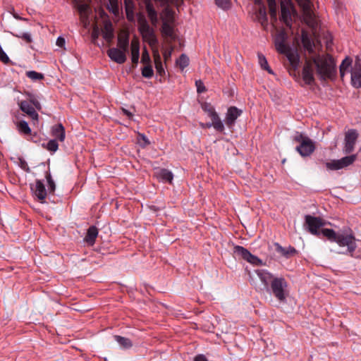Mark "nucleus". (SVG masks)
Wrapping results in <instances>:
<instances>
[{
  "mask_svg": "<svg viewBox=\"0 0 361 361\" xmlns=\"http://www.w3.org/2000/svg\"><path fill=\"white\" fill-rule=\"evenodd\" d=\"M315 70L321 80L332 78L336 74L334 60L329 54L311 56L305 60L302 76L306 85H310L314 83Z\"/></svg>",
  "mask_w": 361,
  "mask_h": 361,
  "instance_id": "1",
  "label": "nucleus"
},
{
  "mask_svg": "<svg viewBox=\"0 0 361 361\" xmlns=\"http://www.w3.org/2000/svg\"><path fill=\"white\" fill-rule=\"evenodd\" d=\"M256 274L264 285V290L279 302L284 303L288 296V284L282 276H275L265 269H257Z\"/></svg>",
  "mask_w": 361,
  "mask_h": 361,
  "instance_id": "2",
  "label": "nucleus"
},
{
  "mask_svg": "<svg viewBox=\"0 0 361 361\" xmlns=\"http://www.w3.org/2000/svg\"><path fill=\"white\" fill-rule=\"evenodd\" d=\"M287 39V33L283 30H279L274 37V45L279 53L287 57L291 67L295 71L300 64V55L296 49L286 43Z\"/></svg>",
  "mask_w": 361,
  "mask_h": 361,
  "instance_id": "3",
  "label": "nucleus"
},
{
  "mask_svg": "<svg viewBox=\"0 0 361 361\" xmlns=\"http://www.w3.org/2000/svg\"><path fill=\"white\" fill-rule=\"evenodd\" d=\"M323 236L331 242L336 243L340 247H347L342 254L350 255L354 257V252L357 248L356 239L353 234L337 233L331 228H326L323 231Z\"/></svg>",
  "mask_w": 361,
  "mask_h": 361,
  "instance_id": "4",
  "label": "nucleus"
},
{
  "mask_svg": "<svg viewBox=\"0 0 361 361\" xmlns=\"http://www.w3.org/2000/svg\"><path fill=\"white\" fill-rule=\"evenodd\" d=\"M294 140L299 142L300 145L295 148V150L302 157H310L315 150V143L309 137L305 136L302 133H297L294 137Z\"/></svg>",
  "mask_w": 361,
  "mask_h": 361,
  "instance_id": "5",
  "label": "nucleus"
},
{
  "mask_svg": "<svg viewBox=\"0 0 361 361\" xmlns=\"http://www.w3.org/2000/svg\"><path fill=\"white\" fill-rule=\"evenodd\" d=\"M302 10L304 22L312 30H316L318 25L317 19L312 9L310 0H296Z\"/></svg>",
  "mask_w": 361,
  "mask_h": 361,
  "instance_id": "6",
  "label": "nucleus"
},
{
  "mask_svg": "<svg viewBox=\"0 0 361 361\" xmlns=\"http://www.w3.org/2000/svg\"><path fill=\"white\" fill-rule=\"evenodd\" d=\"M326 225V222L320 217L313 216L307 214L305 216V226H307V231L312 235L319 238L323 235V231L325 228H322Z\"/></svg>",
  "mask_w": 361,
  "mask_h": 361,
  "instance_id": "7",
  "label": "nucleus"
},
{
  "mask_svg": "<svg viewBox=\"0 0 361 361\" xmlns=\"http://www.w3.org/2000/svg\"><path fill=\"white\" fill-rule=\"evenodd\" d=\"M164 13L165 16L162 18L161 32L164 37L175 39L173 13L168 8L164 9Z\"/></svg>",
  "mask_w": 361,
  "mask_h": 361,
  "instance_id": "8",
  "label": "nucleus"
},
{
  "mask_svg": "<svg viewBox=\"0 0 361 361\" xmlns=\"http://www.w3.org/2000/svg\"><path fill=\"white\" fill-rule=\"evenodd\" d=\"M357 159V154H353L342 157L340 159H333L325 163L328 170L337 171L352 165Z\"/></svg>",
  "mask_w": 361,
  "mask_h": 361,
  "instance_id": "9",
  "label": "nucleus"
},
{
  "mask_svg": "<svg viewBox=\"0 0 361 361\" xmlns=\"http://www.w3.org/2000/svg\"><path fill=\"white\" fill-rule=\"evenodd\" d=\"M359 134L355 129H350L345 133L343 153L345 154H351L355 149Z\"/></svg>",
  "mask_w": 361,
  "mask_h": 361,
  "instance_id": "10",
  "label": "nucleus"
},
{
  "mask_svg": "<svg viewBox=\"0 0 361 361\" xmlns=\"http://www.w3.org/2000/svg\"><path fill=\"white\" fill-rule=\"evenodd\" d=\"M234 254L253 265H262V261L257 256L253 255L250 252L240 245H235L233 248Z\"/></svg>",
  "mask_w": 361,
  "mask_h": 361,
  "instance_id": "11",
  "label": "nucleus"
},
{
  "mask_svg": "<svg viewBox=\"0 0 361 361\" xmlns=\"http://www.w3.org/2000/svg\"><path fill=\"white\" fill-rule=\"evenodd\" d=\"M20 109L26 114L32 121V124L37 125L39 123V114L28 101L23 100L18 103Z\"/></svg>",
  "mask_w": 361,
  "mask_h": 361,
  "instance_id": "12",
  "label": "nucleus"
},
{
  "mask_svg": "<svg viewBox=\"0 0 361 361\" xmlns=\"http://www.w3.org/2000/svg\"><path fill=\"white\" fill-rule=\"evenodd\" d=\"M30 189L34 196L37 198L40 202L44 203L47 192L42 180H36L35 183L30 184Z\"/></svg>",
  "mask_w": 361,
  "mask_h": 361,
  "instance_id": "13",
  "label": "nucleus"
},
{
  "mask_svg": "<svg viewBox=\"0 0 361 361\" xmlns=\"http://www.w3.org/2000/svg\"><path fill=\"white\" fill-rule=\"evenodd\" d=\"M126 52L121 49L113 47L107 50V55L113 61L122 64L126 61Z\"/></svg>",
  "mask_w": 361,
  "mask_h": 361,
  "instance_id": "14",
  "label": "nucleus"
},
{
  "mask_svg": "<svg viewBox=\"0 0 361 361\" xmlns=\"http://www.w3.org/2000/svg\"><path fill=\"white\" fill-rule=\"evenodd\" d=\"M241 114L242 111L237 107H229L227 110L225 118V123L226 126L229 128H231L234 125L236 119L241 115Z\"/></svg>",
  "mask_w": 361,
  "mask_h": 361,
  "instance_id": "15",
  "label": "nucleus"
},
{
  "mask_svg": "<svg viewBox=\"0 0 361 361\" xmlns=\"http://www.w3.org/2000/svg\"><path fill=\"white\" fill-rule=\"evenodd\" d=\"M301 41L304 49L310 54H312L314 53L315 44L311 35L305 30H302Z\"/></svg>",
  "mask_w": 361,
  "mask_h": 361,
  "instance_id": "16",
  "label": "nucleus"
},
{
  "mask_svg": "<svg viewBox=\"0 0 361 361\" xmlns=\"http://www.w3.org/2000/svg\"><path fill=\"white\" fill-rule=\"evenodd\" d=\"M145 8L148 18L152 25L156 26L158 23V13L155 10L151 0H145Z\"/></svg>",
  "mask_w": 361,
  "mask_h": 361,
  "instance_id": "17",
  "label": "nucleus"
},
{
  "mask_svg": "<svg viewBox=\"0 0 361 361\" xmlns=\"http://www.w3.org/2000/svg\"><path fill=\"white\" fill-rule=\"evenodd\" d=\"M291 6L281 4V20L283 21L287 27H290L292 25L291 18Z\"/></svg>",
  "mask_w": 361,
  "mask_h": 361,
  "instance_id": "18",
  "label": "nucleus"
},
{
  "mask_svg": "<svg viewBox=\"0 0 361 361\" xmlns=\"http://www.w3.org/2000/svg\"><path fill=\"white\" fill-rule=\"evenodd\" d=\"M143 39L147 42L149 45L152 47L156 46L158 44V39L154 34L153 28H149L142 32H140Z\"/></svg>",
  "mask_w": 361,
  "mask_h": 361,
  "instance_id": "19",
  "label": "nucleus"
},
{
  "mask_svg": "<svg viewBox=\"0 0 361 361\" xmlns=\"http://www.w3.org/2000/svg\"><path fill=\"white\" fill-rule=\"evenodd\" d=\"M117 46L118 49L124 51H128L129 34L128 32L122 31L118 35Z\"/></svg>",
  "mask_w": 361,
  "mask_h": 361,
  "instance_id": "20",
  "label": "nucleus"
},
{
  "mask_svg": "<svg viewBox=\"0 0 361 361\" xmlns=\"http://www.w3.org/2000/svg\"><path fill=\"white\" fill-rule=\"evenodd\" d=\"M51 135L60 142H63L66 137V132L63 126L61 123H58L51 127Z\"/></svg>",
  "mask_w": 361,
  "mask_h": 361,
  "instance_id": "21",
  "label": "nucleus"
},
{
  "mask_svg": "<svg viewBox=\"0 0 361 361\" xmlns=\"http://www.w3.org/2000/svg\"><path fill=\"white\" fill-rule=\"evenodd\" d=\"M98 229L95 226H91L87 231V234L84 238V241L90 246H92L98 235Z\"/></svg>",
  "mask_w": 361,
  "mask_h": 361,
  "instance_id": "22",
  "label": "nucleus"
},
{
  "mask_svg": "<svg viewBox=\"0 0 361 361\" xmlns=\"http://www.w3.org/2000/svg\"><path fill=\"white\" fill-rule=\"evenodd\" d=\"M126 18L130 22H135V4L133 0H123Z\"/></svg>",
  "mask_w": 361,
  "mask_h": 361,
  "instance_id": "23",
  "label": "nucleus"
},
{
  "mask_svg": "<svg viewBox=\"0 0 361 361\" xmlns=\"http://www.w3.org/2000/svg\"><path fill=\"white\" fill-rule=\"evenodd\" d=\"M131 61L133 63H137L140 57V43L138 40L134 39L130 44Z\"/></svg>",
  "mask_w": 361,
  "mask_h": 361,
  "instance_id": "24",
  "label": "nucleus"
},
{
  "mask_svg": "<svg viewBox=\"0 0 361 361\" xmlns=\"http://www.w3.org/2000/svg\"><path fill=\"white\" fill-rule=\"evenodd\" d=\"M16 128L18 133L24 136H27L32 134V130L30 128L28 123L25 121H20L16 123Z\"/></svg>",
  "mask_w": 361,
  "mask_h": 361,
  "instance_id": "25",
  "label": "nucleus"
},
{
  "mask_svg": "<svg viewBox=\"0 0 361 361\" xmlns=\"http://www.w3.org/2000/svg\"><path fill=\"white\" fill-rule=\"evenodd\" d=\"M201 126L203 128H210L211 127H214V128L218 131V132H224V126L223 122L221 121V118H219V121L217 120H212V123H207L206 124L202 123Z\"/></svg>",
  "mask_w": 361,
  "mask_h": 361,
  "instance_id": "26",
  "label": "nucleus"
},
{
  "mask_svg": "<svg viewBox=\"0 0 361 361\" xmlns=\"http://www.w3.org/2000/svg\"><path fill=\"white\" fill-rule=\"evenodd\" d=\"M352 59L348 56L343 60L340 66V75L341 78H343L346 73L349 72V68L352 67Z\"/></svg>",
  "mask_w": 361,
  "mask_h": 361,
  "instance_id": "27",
  "label": "nucleus"
},
{
  "mask_svg": "<svg viewBox=\"0 0 361 361\" xmlns=\"http://www.w3.org/2000/svg\"><path fill=\"white\" fill-rule=\"evenodd\" d=\"M202 108L204 111L207 113L211 120L219 121V118H220L218 114L215 111V109L210 104L205 103L204 104L202 105Z\"/></svg>",
  "mask_w": 361,
  "mask_h": 361,
  "instance_id": "28",
  "label": "nucleus"
},
{
  "mask_svg": "<svg viewBox=\"0 0 361 361\" xmlns=\"http://www.w3.org/2000/svg\"><path fill=\"white\" fill-rule=\"evenodd\" d=\"M114 338L119 345L124 349H129L133 346L132 341L128 338L118 335H115Z\"/></svg>",
  "mask_w": 361,
  "mask_h": 361,
  "instance_id": "29",
  "label": "nucleus"
},
{
  "mask_svg": "<svg viewBox=\"0 0 361 361\" xmlns=\"http://www.w3.org/2000/svg\"><path fill=\"white\" fill-rule=\"evenodd\" d=\"M138 31L140 32L151 28L145 16L142 14H137Z\"/></svg>",
  "mask_w": 361,
  "mask_h": 361,
  "instance_id": "30",
  "label": "nucleus"
},
{
  "mask_svg": "<svg viewBox=\"0 0 361 361\" xmlns=\"http://www.w3.org/2000/svg\"><path fill=\"white\" fill-rule=\"evenodd\" d=\"M154 56L156 71L159 75L162 76L165 74V71L163 67L160 55L157 51L154 53Z\"/></svg>",
  "mask_w": 361,
  "mask_h": 361,
  "instance_id": "31",
  "label": "nucleus"
},
{
  "mask_svg": "<svg viewBox=\"0 0 361 361\" xmlns=\"http://www.w3.org/2000/svg\"><path fill=\"white\" fill-rule=\"evenodd\" d=\"M159 178L164 181L171 183L173 178V173L166 169H162L159 172Z\"/></svg>",
  "mask_w": 361,
  "mask_h": 361,
  "instance_id": "32",
  "label": "nucleus"
},
{
  "mask_svg": "<svg viewBox=\"0 0 361 361\" xmlns=\"http://www.w3.org/2000/svg\"><path fill=\"white\" fill-rule=\"evenodd\" d=\"M77 9L82 18H87L88 15L90 12V8L87 4H78L77 5Z\"/></svg>",
  "mask_w": 361,
  "mask_h": 361,
  "instance_id": "33",
  "label": "nucleus"
},
{
  "mask_svg": "<svg viewBox=\"0 0 361 361\" xmlns=\"http://www.w3.org/2000/svg\"><path fill=\"white\" fill-rule=\"evenodd\" d=\"M351 73V85L355 88L361 87V73L350 72Z\"/></svg>",
  "mask_w": 361,
  "mask_h": 361,
  "instance_id": "34",
  "label": "nucleus"
},
{
  "mask_svg": "<svg viewBox=\"0 0 361 361\" xmlns=\"http://www.w3.org/2000/svg\"><path fill=\"white\" fill-rule=\"evenodd\" d=\"M278 252H279L283 256L286 257H289L291 255H295L297 252V250L295 247L292 246H289L288 248L283 247L279 245L277 248Z\"/></svg>",
  "mask_w": 361,
  "mask_h": 361,
  "instance_id": "35",
  "label": "nucleus"
},
{
  "mask_svg": "<svg viewBox=\"0 0 361 361\" xmlns=\"http://www.w3.org/2000/svg\"><path fill=\"white\" fill-rule=\"evenodd\" d=\"M257 56H258L259 63L261 68L264 70L267 71L268 73L273 74L274 73H273L272 70L270 68V67L268 64L267 60L266 57L264 56V55L259 53L257 54Z\"/></svg>",
  "mask_w": 361,
  "mask_h": 361,
  "instance_id": "36",
  "label": "nucleus"
},
{
  "mask_svg": "<svg viewBox=\"0 0 361 361\" xmlns=\"http://www.w3.org/2000/svg\"><path fill=\"white\" fill-rule=\"evenodd\" d=\"M45 178L47 181L49 192L53 194L56 190V184L51 177V173L49 171H47L45 172Z\"/></svg>",
  "mask_w": 361,
  "mask_h": 361,
  "instance_id": "37",
  "label": "nucleus"
},
{
  "mask_svg": "<svg viewBox=\"0 0 361 361\" xmlns=\"http://www.w3.org/2000/svg\"><path fill=\"white\" fill-rule=\"evenodd\" d=\"M107 9L114 15L119 13L118 0H108Z\"/></svg>",
  "mask_w": 361,
  "mask_h": 361,
  "instance_id": "38",
  "label": "nucleus"
},
{
  "mask_svg": "<svg viewBox=\"0 0 361 361\" xmlns=\"http://www.w3.org/2000/svg\"><path fill=\"white\" fill-rule=\"evenodd\" d=\"M258 21L263 27H266L268 24V18L264 8H259L258 12Z\"/></svg>",
  "mask_w": 361,
  "mask_h": 361,
  "instance_id": "39",
  "label": "nucleus"
},
{
  "mask_svg": "<svg viewBox=\"0 0 361 361\" xmlns=\"http://www.w3.org/2000/svg\"><path fill=\"white\" fill-rule=\"evenodd\" d=\"M176 64L181 70H183L189 65V58L184 54H181L176 61Z\"/></svg>",
  "mask_w": 361,
  "mask_h": 361,
  "instance_id": "40",
  "label": "nucleus"
},
{
  "mask_svg": "<svg viewBox=\"0 0 361 361\" xmlns=\"http://www.w3.org/2000/svg\"><path fill=\"white\" fill-rule=\"evenodd\" d=\"M103 37L107 42H110L113 39L114 32L111 25L109 27L107 25L105 26V31L103 33Z\"/></svg>",
  "mask_w": 361,
  "mask_h": 361,
  "instance_id": "41",
  "label": "nucleus"
},
{
  "mask_svg": "<svg viewBox=\"0 0 361 361\" xmlns=\"http://www.w3.org/2000/svg\"><path fill=\"white\" fill-rule=\"evenodd\" d=\"M142 75L146 78H151L154 75V71L151 65L145 66L142 70Z\"/></svg>",
  "mask_w": 361,
  "mask_h": 361,
  "instance_id": "42",
  "label": "nucleus"
},
{
  "mask_svg": "<svg viewBox=\"0 0 361 361\" xmlns=\"http://www.w3.org/2000/svg\"><path fill=\"white\" fill-rule=\"evenodd\" d=\"M26 75L27 76V78H30L32 80H42L44 78L43 74L37 73L35 71H27L26 73Z\"/></svg>",
  "mask_w": 361,
  "mask_h": 361,
  "instance_id": "43",
  "label": "nucleus"
},
{
  "mask_svg": "<svg viewBox=\"0 0 361 361\" xmlns=\"http://www.w3.org/2000/svg\"><path fill=\"white\" fill-rule=\"evenodd\" d=\"M137 142L142 147H145L150 144L148 138L143 133H138Z\"/></svg>",
  "mask_w": 361,
  "mask_h": 361,
  "instance_id": "44",
  "label": "nucleus"
},
{
  "mask_svg": "<svg viewBox=\"0 0 361 361\" xmlns=\"http://www.w3.org/2000/svg\"><path fill=\"white\" fill-rule=\"evenodd\" d=\"M58 148L59 144L56 139L50 140L47 144V149L50 152H55L57 151Z\"/></svg>",
  "mask_w": 361,
  "mask_h": 361,
  "instance_id": "45",
  "label": "nucleus"
},
{
  "mask_svg": "<svg viewBox=\"0 0 361 361\" xmlns=\"http://www.w3.org/2000/svg\"><path fill=\"white\" fill-rule=\"evenodd\" d=\"M350 72L361 73V59L356 58L353 66L351 67Z\"/></svg>",
  "mask_w": 361,
  "mask_h": 361,
  "instance_id": "46",
  "label": "nucleus"
},
{
  "mask_svg": "<svg viewBox=\"0 0 361 361\" xmlns=\"http://www.w3.org/2000/svg\"><path fill=\"white\" fill-rule=\"evenodd\" d=\"M0 61L4 63H8L10 62V59L6 54V53L4 51L3 48L0 45Z\"/></svg>",
  "mask_w": 361,
  "mask_h": 361,
  "instance_id": "47",
  "label": "nucleus"
},
{
  "mask_svg": "<svg viewBox=\"0 0 361 361\" xmlns=\"http://www.w3.org/2000/svg\"><path fill=\"white\" fill-rule=\"evenodd\" d=\"M28 102L32 106H34L35 109H37V110H40L42 109L41 104L36 97L33 96L30 97Z\"/></svg>",
  "mask_w": 361,
  "mask_h": 361,
  "instance_id": "48",
  "label": "nucleus"
},
{
  "mask_svg": "<svg viewBox=\"0 0 361 361\" xmlns=\"http://www.w3.org/2000/svg\"><path fill=\"white\" fill-rule=\"evenodd\" d=\"M15 36H16L18 38L23 39L27 43H30L32 42L31 35L28 32H24V33H21L20 35H16Z\"/></svg>",
  "mask_w": 361,
  "mask_h": 361,
  "instance_id": "49",
  "label": "nucleus"
},
{
  "mask_svg": "<svg viewBox=\"0 0 361 361\" xmlns=\"http://www.w3.org/2000/svg\"><path fill=\"white\" fill-rule=\"evenodd\" d=\"M216 4L219 7L223 9H227L229 8V0H215Z\"/></svg>",
  "mask_w": 361,
  "mask_h": 361,
  "instance_id": "50",
  "label": "nucleus"
},
{
  "mask_svg": "<svg viewBox=\"0 0 361 361\" xmlns=\"http://www.w3.org/2000/svg\"><path fill=\"white\" fill-rule=\"evenodd\" d=\"M195 85L197 87V92L198 93H203L206 91V87L202 80H197L195 82Z\"/></svg>",
  "mask_w": 361,
  "mask_h": 361,
  "instance_id": "51",
  "label": "nucleus"
},
{
  "mask_svg": "<svg viewBox=\"0 0 361 361\" xmlns=\"http://www.w3.org/2000/svg\"><path fill=\"white\" fill-rule=\"evenodd\" d=\"M141 62L147 64L150 62V56L146 49H145L142 52Z\"/></svg>",
  "mask_w": 361,
  "mask_h": 361,
  "instance_id": "52",
  "label": "nucleus"
},
{
  "mask_svg": "<svg viewBox=\"0 0 361 361\" xmlns=\"http://www.w3.org/2000/svg\"><path fill=\"white\" fill-rule=\"evenodd\" d=\"M65 44H66V40L63 37H61L59 36L57 39H56V44L62 48L65 46Z\"/></svg>",
  "mask_w": 361,
  "mask_h": 361,
  "instance_id": "53",
  "label": "nucleus"
},
{
  "mask_svg": "<svg viewBox=\"0 0 361 361\" xmlns=\"http://www.w3.org/2000/svg\"><path fill=\"white\" fill-rule=\"evenodd\" d=\"M27 136L30 137L29 140L34 142H37L39 140V136H38V134L37 132H32V134L28 135Z\"/></svg>",
  "mask_w": 361,
  "mask_h": 361,
  "instance_id": "54",
  "label": "nucleus"
},
{
  "mask_svg": "<svg viewBox=\"0 0 361 361\" xmlns=\"http://www.w3.org/2000/svg\"><path fill=\"white\" fill-rule=\"evenodd\" d=\"M194 361H208L205 355L202 354H199L196 355L194 358Z\"/></svg>",
  "mask_w": 361,
  "mask_h": 361,
  "instance_id": "55",
  "label": "nucleus"
},
{
  "mask_svg": "<svg viewBox=\"0 0 361 361\" xmlns=\"http://www.w3.org/2000/svg\"><path fill=\"white\" fill-rule=\"evenodd\" d=\"M21 168L27 173L30 171V168L28 167L27 163L25 161H21Z\"/></svg>",
  "mask_w": 361,
  "mask_h": 361,
  "instance_id": "56",
  "label": "nucleus"
},
{
  "mask_svg": "<svg viewBox=\"0 0 361 361\" xmlns=\"http://www.w3.org/2000/svg\"><path fill=\"white\" fill-rule=\"evenodd\" d=\"M268 5L270 9H274L276 7V0H267Z\"/></svg>",
  "mask_w": 361,
  "mask_h": 361,
  "instance_id": "57",
  "label": "nucleus"
},
{
  "mask_svg": "<svg viewBox=\"0 0 361 361\" xmlns=\"http://www.w3.org/2000/svg\"><path fill=\"white\" fill-rule=\"evenodd\" d=\"M171 51H165L164 53V58L165 61H167L171 57Z\"/></svg>",
  "mask_w": 361,
  "mask_h": 361,
  "instance_id": "58",
  "label": "nucleus"
},
{
  "mask_svg": "<svg viewBox=\"0 0 361 361\" xmlns=\"http://www.w3.org/2000/svg\"><path fill=\"white\" fill-rule=\"evenodd\" d=\"M123 112L124 113L125 115H126L129 118L133 116V114L129 111H128L126 109H123Z\"/></svg>",
  "mask_w": 361,
  "mask_h": 361,
  "instance_id": "59",
  "label": "nucleus"
},
{
  "mask_svg": "<svg viewBox=\"0 0 361 361\" xmlns=\"http://www.w3.org/2000/svg\"><path fill=\"white\" fill-rule=\"evenodd\" d=\"M182 0H169V4H178Z\"/></svg>",
  "mask_w": 361,
  "mask_h": 361,
  "instance_id": "60",
  "label": "nucleus"
},
{
  "mask_svg": "<svg viewBox=\"0 0 361 361\" xmlns=\"http://www.w3.org/2000/svg\"><path fill=\"white\" fill-rule=\"evenodd\" d=\"M256 4H260L262 0H255Z\"/></svg>",
  "mask_w": 361,
  "mask_h": 361,
  "instance_id": "61",
  "label": "nucleus"
}]
</instances>
